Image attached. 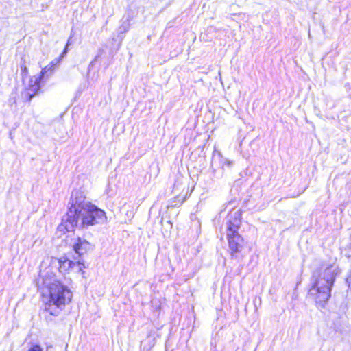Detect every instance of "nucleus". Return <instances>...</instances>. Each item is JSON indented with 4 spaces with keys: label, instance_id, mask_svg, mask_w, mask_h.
<instances>
[{
    "label": "nucleus",
    "instance_id": "1",
    "mask_svg": "<svg viewBox=\"0 0 351 351\" xmlns=\"http://www.w3.org/2000/svg\"><path fill=\"white\" fill-rule=\"evenodd\" d=\"M340 273V268L334 265H330L324 269L313 272L307 295L317 306L325 307L331 297V291L336 278Z\"/></svg>",
    "mask_w": 351,
    "mask_h": 351
},
{
    "label": "nucleus",
    "instance_id": "2",
    "mask_svg": "<svg viewBox=\"0 0 351 351\" xmlns=\"http://www.w3.org/2000/svg\"><path fill=\"white\" fill-rule=\"evenodd\" d=\"M38 289L43 295L48 294L45 311L53 316H58L73 298V293L66 285L49 277H44L40 283L38 282Z\"/></svg>",
    "mask_w": 351,
    "mask_h": 351
},
{
    "label": "nucleus",
    "instance_id": "3",
    "mask_svg": "<svg viewBox=\"0 0 351 351\" xmlns=\"http://www.w3.org/2000/svg\"><path fill=\"white\" fill-rule=\"evenodd\" d=\"M242 219L241 209L232 210L226 217V234L228 243V250L232 259L240 260L241 253L244 249L245 241L239 233Z\"/></svg>",
    "mask_w": 351,
    "mask_h": 351
},
{
    "label": "nucleus",
    "instance_id": "4",
    "mask_svg": "<svg viewBox=\"0 0 351 351\" xmlns=\"http://www.w3.org/2000/svg\"><path fill=\"white\" fill-rule=\"evenodd\" d=\"M76 223L65 224V232H73L75 228L88 230L91 226H101L107 223L108 217L106 212L94 204L88 205L75 217Z\"/></svg>",
    "mask_w": 351,
    "mask_h": 351
},
{
    "label": "nucleus",
    "instance_id": "5",
    "mask_svg": "<svg viewBox=\"0 0 351 351\" xmlns=\"http://www.w3.org/2000/svg\"><path fill=\"white\" fill-rule=\"evenodd\" d=\"M92 202L86 200V196L80 190L75 189L72 191L67 211L65 215L62 217L61 223L58 225L57 230L59 232L65 233V224L71 221L72 223H76L75 217L88 206L90 205Z\"/></svg>",
    "mask_w": 351,
    "mask_h": 351
},
{
    "label": "nucleus",
    "instance_id": "6",
    "mask_svg": "<svg viewBox=\"0 0 351 351\" xmlns=\"http://www.w3.org/2000/svg\"><path fill=\"white\" fill-rule=\"evenodd\" d=\"M218 160H219V165L220 167L218 168L216 165V159L213 158L212 162V169H213V177L217 179H220L223 176V168L225 166L228 167H231L234 162L231 160H229L228 158H226L223 157L221 154H219L218 156Z\"/></svg>",
    "mask_w": 351,
    "mask_h": 351
},
{
    "label": "nucleus",
    "instance_id": "7",
    "mask_svg": "<svg viewBox=\"0 0 351 351\" xmlns=\"http://www.w3.org/2000/svg\"><path fill=\"white\" fill-rule=\"evenodd\" d=\"M94 245L80 237H77L73 243V250L79 257L94 250Z\"/></svg>",
    "mask_w": 351,
    "mask_h": 351
},
{
    "label": "nucleus",
    "instance_id": "8",
    "mask_svg": "<svg viewBox=\"0 0 351 351\" xmlns=\"http://www.w3.org/2000/svg\"><path fill=\"white\" fill-rule=\"evenodd\" d=\"M42 80L38 77H32L29 81L28 88L26 90L37 95L40 90V82Z\"/></svg>",
    "mask_w": 351,
    "mask_h": 351
},
{
    "label": "nucleus",
    "instance_id": "9",
    "mask_svg": "<svg viewBox=\"0 0 351 351\" xmlns=\"http://www.w3.org/2000/svg\"><path fill=\"white\" fill-rule=\"evenodd\" d=\"M58 263L59 271L61 273L65 272L67 270L73 268V267L75 265V263L73 261L67 258L65 256L61 257L58 260Z\"/></svg>",
    "mask_w": 351,
    "mask_h": 351
},
{
    "label": "nucleus",
    "instance_id": "10",
    "mask_svg": "<svg viewBox=\"0 0 351 351\" xmlns=\"http://www.w3.org/2000/svg\"><path fill=\"white\" fill-rule=\"evenodd\" d=\"M58 63L59 60H53L49 64H48L47 66H45L41 70L40 75L38 77H40L41 80H43L45 77H49L52 75L54 67Z\"/></svg>",
    "mask_w": 351,
    "mask_h": 351
},
{
    "label": "nucleus",
    "instance_id": "11",
    "mask_svg": "<svg viewBox=\"0 0 351 351\" xmlns=\"http://www.w3.org/2000/svg\"><path fill=\"white\" fill-rule=\"evenodd\" d=\"M142 7V0H133L128 5V12H131L132 16L138 13L139 9Z\"/></svg>",
    "mask_w": 351,
    "mask_h": 351
},
{
    "label": "nucleus",
    "instance_id": "12",
    "mask_svg": "<svg viewBox=\"0 0 351 351\" xmlns=\"http://www.w3.org/2000/svg\"><path fill=\"white\" fill-rule=\"evenodd\" d=\"M130 20L127 19L126 21H123V23L121 25V26L119 28V33H125L130 29Z\"/></svg>",
    "mask_w": 351,
    "mask_h": 351
},
{
    "label": "nucleus",
    "instance_id": "13",
    "mask_svg": "<svg viewBox=\"0 0 351 351\" xmlns=\"http://www.w3.org/2000/svg\"><path fill=\"white\" fill-rule=\"evenodd\" d=\"M20 68L22 75H27L28 73V69L25 64V61L23 60V58H21Z\"/></svg>",
    "mask_w": 351,
    "mask_h": 351
},
{
    "label": "nucleus",
    "instance_id": "14",
    "mask_svg": "<svg viewBox=\"0 0 351 351\" xmlns=\"http://www.w3.org/2000/svg\"><path fill=\"white\" fill-rule=\"evenodd\" d=\"M35 95L36 94L32 93V92H29L27 90H25L23 93V97H24L25 100L28 102H30Z\"/></svg>",
    "mask_w": 351,
    "mask_h": 351
},
{
    "label": "nucleus",
    "instance_id": "15",
    "mask_svg": "<svg viewBox=\"0 0 351 351\" xmlns=\"http://www.w3.org/2000/svg\"><path fill=\"white\" fill-rule=\"evenodd\" d=\"M16 103V93L12 92L10 95V97L8 99V105L10 106H12L13 105H15Z\"/></svg>",
    "mask_w": 351,
    "mask_h": 351
},
{
    "label": "nucleus",
    "instance_id": "16",
    "mask_svg": "<svg viewBox=\"0 0 351 351\" xmlns=\"http://www.w3.org/2000/svg\"><path fill=\"white\" fill-rule=\"evenodd\" d=\"M345 281L348 289H351V269L348 271Z\"/></svg>",
    "mask_w": 351,
    "mask_h": 351
},
{
    "label": "nucleus",
    "instance_id": "17",
    "mask_svg": "<svg viewBox=\"0 0 351 351\" xmlns=\"http://www.w3.org/2000/svg\"><path fill=\"white\" fill-rule=\"evenodd\" d=\"M27 351H43V349L39 344H33Z\"/></svg>",
    "mask_w": 351,
    "mask_h": 351
},
{
    "label": "nucleus",
    "instance_id": "18",
    "mask_svg": "<svg viewBox=\"0 0 351 351\" xmlns=\"http://www.w3.org/2000/svg\"><path fill=\"white\" fill-rule=\"evenodd\" d=\"M68 52V47L67 46H65L63 51L62 52V53L60 54V57H59V59L58 60H60L62 58H63L64 57V56Z\"/></svg>",
    "mask_w": 351,
    "mask_h": 351
},
{
    "label": "nucleus",
    "instance_id": "19",
    "mask_svg": "<svg viewBox=\"0 0 351 351\" xmlns=\"http://www.w3.org/2000/svg\"><path fill=\"white\" fill-rule=\"evenodd\" d=\"M103 53L104 50L102 49H99L97 55L95 57V58L93 60L96 62Z\"/></svg>",
    "mask_w": 351,
    "mask_h": 351
},
{
    "label": "nucleus",
    "instance_id": "20",
    "mask_svg": "<svg viewBox=\"0 0 351 351\" xmlns=\"http://www.w3.org/2000/svg\"><path fill=\"white\" fill-rule=\"evenodd\" d=\"M72 44V36H69L67 42H66V46L69 47L70 45Z\"/></svg>",
    "mask_w": 351,
    "mask_h": 351
},
{
    "label": "nucleus",
    "instance_id": "21",
    "mask_svg": "<svg viewBox=\"0 0 351 351\" xmlns=\"http://www.w3.org/2000/svg\"><path fill=\"white\" fill-rule=\"evenodd\" d=\"M95 64V61H93V60H92V61L90 62L89 65H88V70H90L92 68H93V66H94Z\"/></svg>",
    "mask_w": 351,
    "mask_h": 351
},
{
    "label": "nucleus",
    "instance_id": "22",
    "mask_svg": "<svg viewBox=\"0 0 351 351\" xmlns=\"http://www.w3.org/2000/svg\"><path fill=\"white\" fill-rule=\"evenodd\" d=\"M78 264V265L80 266V269L81 270L82 269V267L85 268V266H84V264L78 261L77 263Z\"/></svg>",
    "mask_w": 351,
    "mask_h": 351
}]
</instances>
